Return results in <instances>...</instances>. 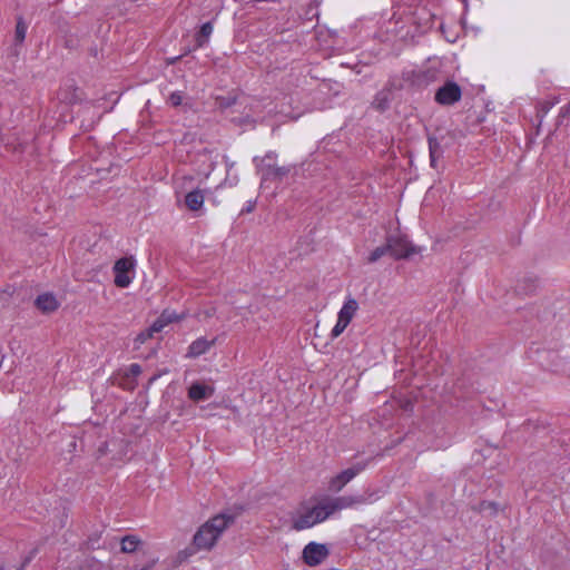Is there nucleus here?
<instances>
[{
	"label": "nucleus",
	"mask_w": 570,
	"mask_h": 570,
	"mask_svg": "<svg viewBox=\"0 0 570 570\" xmlns=\"http://www.w3.org/2000/svg\"><path fill=\"white\" fill-rule=\"evenodd\" d=\"M205 202L204 191L200 189H194L186 194L185 204L191 212H197L203 208Z\"/></svg>",
	"instance_id": "2eb2a0df"
},
{
	"label": "nucleus",
	"mask_w": 570,
	"mask_h": 570,
	"mask_svg": "<svg viewBox=\"0 0 570 570\" xmlns=\"http://www.w3.org/2000/svg\"><path fill=\"white\" fill-rule=\"evenodd\" d=\"M462 97L460 86L454 81H446L435 92V101L443 106H450L458 102Z\"/></svg>",
	"instance_id": "1a4fd4ad"
},
{
	"label": "nucleus",
	"mask_w": 570,
	"mask_h": 570,
	"mask_svg": "<svg viewBox=\"0 0 570 570\" xmlns=\"http://www.w3.org/2000/svg\"><path fill=\"white\" fill-rule=\"evenodd\" d=\"M330 517L324 501L317 505L298 512L293 519V528L297 531L309 529Z\"/></svg>",
	"instance_id": "7ed1b4c3"
},
{
	"label": "nucleus",
	"mask_w": 570,
	"mask_h": 570,
	"mask_svg": "<svg viewBox=\"0 0 570 570\" xmlns=\"http://www.w3.org/2000/svg\"><path fill=\"white\" fill-rule=\"evenodd\" d=\"M429 151L431 166L436 168V161L442 157L443 150L441 144L435 137H429Z\"/></svg>",
	"instance_id": "f3484780"
},
{
	"label": "nucleus",
	"mask_w": 570,
	"mask_h": 570,
	"mask_svg": "<svg viewBox=\"0 0 570 570\" xmlns=\"http://www.w3.org/2000/svg\"><path fill=\"white\" fill-rule=\"evenodd\" d=\"M426 13V18L424 19V28H430L431 26V14L429 12H425Z\"/></svg>",
	"instance_id": "cd10ccee"
},
{
	"label": "nucleus",
	"mask_w": 570,
	"mask_h": 570,
	"mask_svg": "<svg viewBox=\"0 0 570 570\" xmlns=\"http://www.w3.org/2000/svg\"><path fill=\"white\" fill-rule=\"evenodd\" d=\"M154 334H155V333H154V332H151V328H150V327H148L147 330H145V331H142V332H140V333L137 335V337L135 338V343H136L137 345H141V344H144L145 342H147L149 338H151Z\"/></svg>",
	"instance_id": "5701e85b"
},
{
	"label": "nucleus",
	"mask_w": 570,
	"mask_h": 570,
	"mask_svg": "<svg viewBox=\"0 0 570 570\" xmlns=\"http://www.w3.org/2000/svg\"><path fill=\"white\" fill-rule=\"evenodd\" d=\"M214 27L212 22H205L202 24L199 32L196 36V45L202 48L208 43V40L213 33Z\"/></svg>",
	"instance_id": "a211bd4d"
},
{
	"label": "nucleus",
	"mask_w": 570,
	"mask_h": 570,
	"mask_svg": "<svg viewBox=\"0 0 570 570\" xmlns=\"http://www.w3.org/2000/svg\"><path fill=\"white\" fill-rule=\"evenodd\" d=\"M367 466V462H357L353 466L343 470L330 480L328 489L340 492L348 482L360 474Z\"/></svg>",
	"instance_id": "6e6552de"
},
{
	"label": "nucleus",
	"mask_w": 570,
	"mask_h": 570,
	"mask_svg": "<svg viewBox=\"0 0 570 570\" xmlns=\"http://www.w3.org/2000/svg\"><path fill=\"white\" fill-rule=\"evenodd\" d=\"M214 394V387L210 385L194 383L188 390V396L195 402L209 399Z\"/></svg>",
	"instance_id": "ddd939ff"
},
{
	"label": "nucleus",
	"mask_w": 570,
	"mask_h": 570,
	"mask_svg": "<svg viewBox=\"0 0 570 570\" xmlns=\"http://www.w3.org/2000/svg\"><path fill=\"white\" fill-rule=\"evenodd\" d=\"M242 309H243L242 307H234L233 308L235 315H243L242 314Z\"/></svg>",
	"instance_id": "c85d7f7f"
},
{
	"label": "nucleus",
	"mask_w": 570,
	"mask_h": 570,
	"mask_svg": "<svg viewBox=\"0 0 570 570\" xmlns=\"http://www.w3.org/2000/svg\"><path fill=\"white\" fill-rule=\"evenodd\" d=\"M58 98L60 101L62 102H66V104H73L77 101L78 99V96L76 94V90H72V91H67V90H60V92L58 94Z\"/></svg>",
	"instance_id": "4be33fe9"
},
{
	"label": "nucleus",
	"mask_w": 570,
	"mask_h": 570,
	"mask_svg": "<svg viewBox=\"0 0 570 570\" xmlns=\"http://www.w3.org/2000/svg\"><path fill=\"white\" fill-rule=\"evenodd\" d=\"M255 208V202H247L246 206L244 207L243 212L250 213Z\"/></svg>",
	"instance_id": "a878e982"
},
{
	"label": "nucleus",
	"mask_w": 570,
	"mask_h": 570,
	"mask_svg": "<svg viewBox=\"0 0 570 570\" xmlns=\"http://www.w3.org/2000/svg\"><path fill=\"white\" fill-rule=\"evenodd\" d=\"M560 116L562 118L570 117V101L561 108Z\"/></svg>",
	"instance_id": "393cba45"
},
{
	"label": "nucleus",
	"mask_w": 570,
	"mask_h": 570,
	"mask_svg": "<svg viewBox=\"0 0 570 570\" xmlns=\"http://www.w3.org/2000/svg\"><path fill=\"white\" fill-rule=\"evenodd\" d=\"M168 102L174 107L179 106L183 102L181 92H179V91L173 92L168 98Z\"/></svg>",
	"instance_id": "b1692460"
},
{
	"label": "nucleus",
	"mask_w": 570,
	"mask_h": 570,
	"mask_svg": "<svg viewBox=\"0 0 570 570\" xmlns=\"http://www.w3.org/2000/svg\"><path fill=\"white\" fill-rule=\"evenodd\" d=\"M27 29H28L27 24L22 21V19H19L17 21L16 33H14L17 42L21 43L24 40L26 35H27Z\"/></svg>",
	"instance_id": "aec40b11"
},
{
	"label": "nucleus",
	"mask_w": 570,
	"mask_h": 570,
	"mask_svg": "<svg viewBox=\"0 0 570 570\" xmlns=\"http://www.w3.org/2000/svg\"><path fill=\"white\" fill-rule=\"evenodd\" d=\"M370 501L362 495H343L324 501L330 517L335 515L337 512L354 508L360 504L368 503Z\"/></svg>",
	"instance_id": "0eeeda50"
},
{
	"label": "nucleus",
	"mask_w": 570,
	"mask_h": 570,
	"mask_svg": "<svg viewBox=\"0 0 570 570\" xmlns=\"http://www.w3.org/2000/svg\"><path fill=\"white\" fill-rule=\"evenodd\" d=\"M357 309V301L352 296H347L337 314L336 324L331 331L330 336L332 340L337 338L345 331V328L348 326V324L355 316Z\"/></svg>",
	"instance_id": "39448f33"
},
{
	"label": "nucleus",
	"mask_w": 570,
	"mask_h": 570,
	"mask_svg": "<svg viewBox=\"0 0 570 570\" xmlns=\"http://www.w3.org/2000/svg\"><path fill=\"white\" fill-rule=\"evenodd\" d=\"M387 102H389L387 94L384 91H381L375 96V98L373 100V106L379 110H384L387 107Z\"/></svg>",
	"instance_id": "412c9836"
},
{
	"label": "nucleus",
	"mask_w": 570,
	"mask_h": 570,
	"mask_svg": "<svg viewBox=\"0 0 570 570\" xmlns=\"http://www.w3.org/2000/svg\"><path fill=\"white\" fill-rule=\"evenodd\" d=\"M116 541L119 544V550L125 554H136L139 553L142 557V561L140 563L135 564L129 570H153L156 566L158 559L151 556H148L147 543L136 533H127L119 538H116Z\"/></svg>",
	"instance_id": "f03ea898"
},
{
	"label": "nucleus",
	"mask_w": 570,
	"mask_h": 570,
	"mask_svg": "<svg viewBox=\"0 0 570 570\" xmlns=\"http://www.w3.org/2000/svg\"><path fill=\"white\" fill-rule=\"evenodd\" d=\"M277 154L268 151L258 163H256L257 171L262 177V181L281 180L291 171L288 166L276 165Z\"/></svg>",
	"instance_id": "20e7f679"
},
{
	"label": "nucleus",
	"mask_w": 570,
	"mask_h": 570,
	"mask_svg": "<svg viewBox=\"0 0 570 570\" xmlns=\"http://www.w3.org/2000/svg\"><path fill=\"white\" fill-rule=\"evenodd\" d=\"M229 514H217L204 523L195 533L193 543L197 550H210L223 532L233 523Z\"/></svg>",
	"instance_id": "f257e3e1"
},
{
	"label": "nucleus",
	"mask_w": 570,
	"mask_h": 570,
	"mask_svg": "<svg viewBox=\"0 0 570 570\" xmlns=\"http://www.w3.org/2000/svg\"><path fill=\"white\" fill-rule=\"evenodd\" d=\"M36 306L42 313H51V312H55L59 307V303L53 294L43 293L37 297Z\"/></svg>",
	"instance_id": "4468645a"
},
{
	"label": "nucleus",
	"mask_w": 570,
	"mask_h": 570,
	"mask_svg": "<svg viewBox=\"0 0 570 570\" xmlns=\"http://www.w3.org/2000/svg\"><path fill=\"white\" fill-rule=\"evenodd\" d=\"M389 254L387 244L376 247L368 256V263H375L384 255Z\"/></svg>",
	"instance_id": "6ab92c4d"
},
{
	"label": "nucleus",
	"mask_w": 570,
	"mask_h": 570,
	"mask_svg": "<svg viewBox=\"0 0 570 570\" xmlns=\"http://www.w3.org/2000/svg\"><path fill=\"white\" fill-rule=\"evenodd\" d=\"M327 548L324 544L309 542L303 550V560L308 566H317L327 557Z\"/></svg>",
	"instance_id": "9b49d317"
},
{
	"label": "nucleus",
	"mask_w": 570,
	"mask_h": 570,
	"mask_svg": "<svg viewBox=\"0 0 570 570\" xmlns=\"http://www.w3.org/2000/svg\"><path fill=\"white\" fill-rule=\"evenodd\" d=\"M214 342H215L214 340L208 341L205 337L197 338L189 345L187 356L188 357H198V356L205 354L213 346Z\"/></svg>",
	"instance_id": "dca6fc26"
},
{
	"label": "nucleus",
	"mask_w": 570,
	"mask_h": 570,
	"mask_svg": "<svg viewBox=\"0 0 570 570\" xmlns=\"http://www.w3.org/2000/svg\"><path fill=\"white\" fill-rule=\"evenodd\" d=\"M136 261L134 257H122L114 265L115 285L120 288L128 287L135 277Z\"/></svg>",
	"instance_id": "423d86ee"
},
{
	"label": "nucleus",
	"mask_w": 570,
	"mask_h": 570,
	"mask_svg": "<svg viewBox=\"0 0 570 570\" xmlns=\"http://www.w3.org/2000/svg\"><path fill=\"white\" fill-rule=\"evenodd\" d=\"M184 316L175 311L165 309L159 317L150 325L151 332L159 333L173 322L180 321Z\"/></svg>",
	"instance_id": "f8f14e48"
},
{
	"label": "nucleus",
	"mask_w": 570,
	"mask_h": 570,
	"mask_svg": "<svg viewBox=\"0 0 570 570\" xmlns=\"http://www.w3.org/2000/svg\"><path fill=\"white\" fill-rule=\"evenodd\" d=\"M130 371H131L132 374L137 375V374H139L141 372V368H140V366L138 364H131L130 365Z\"/></svg>",
	"instance_id": "bb28decb"
},
{
	"label": "nucleus",
	"mask_w": 570,
	"mask_h": 570,
	"mask_svg": "<svg viewBox=\"0 0 570 570\" xmlns=\"http://www.w3.org/2000/svg\"><path fill=\"white\" fill-rule=\"evenodd\" d=\"M389 254L395 259L405 258L413 253L410 242L400 236H391L386 240Z\"/></svg>",
	"instance_id": "9d476101"
}]
</instances>
